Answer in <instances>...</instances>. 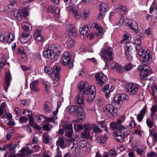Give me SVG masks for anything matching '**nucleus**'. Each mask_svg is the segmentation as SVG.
I'll list each match as a JSON object with an SVG mask.
<instances>
[{"mask_svg": "<svg viewBox=\"0 0 157 157\" xmlns=\"http://www.w3.org/2000/svg\"><path fill=\"white\" fill-rule=\"evenodd\" d=\"M136 151L139 155H143L145 153L144 150L140 148H136Z\"/></svg>", "mask_w": 157, "mask_h": 157, "instance_id": "49", "label": "nucleus"}, {"mask_svg": "<svg viewBox=\"0 0 157 157\" xmlns=\"http://www.w3.org/2000/svg\"><path fill=\"white\" fill-rule=\"evenodd\" d=\"M89 30L88 27L85 26L84 27L80 28L79 31L81 35H84L87 33Z\"/></svg>", "mask_w": 157, "mask_h": 157, "instance_id": "32", "label": "nucleus"}, {"mask_svg": "<svg viewBox=\"0 0 157 157\" xmlns=\"http://www.w3.org/2000/svg\"><path fill=\"white\" fill-rule=\"evenodd\" d=\"M78 86L79 89L81 90L80 92L83 93L85 94L87 93H86V89L90 86V85L87 82H80L78 83Z\"/></svg>", "mask_w": 157, "mask_h": 157, "instance_id": "15", "label": "nucleus"}, {"mask_svg": "<svg viewBox=\"0 0 157 157\" xmlns=\"http://www.w3.org/2000/svg\"><path fill=\"white\" fill-rule=\"evenodd\" d=\"M21 153L17 154L18 156L20 157L24 156L25 155V152H26L27 155H29L34 152L33 150H27L26 148H23L21 150Z\"/></svg>", "mask_w": 157, "mask_h": 157, "instance_id": "25", "label": "nucleus"}, {"mask_svg": "<svg viewBox=\"0 0 157 157\" xmlns=\"http://www.w3.org/2000/svg\"><path fill=\"white\" fill-rule=\"evenodd\" d=\"M152 73L150 67L148 65H146L144 70L142 71V73H140V78L142 80H146L147 78L148 75Z\"/></svg>", "mask_w": 157, "mask_h": 157, "instance_id": "10", "label": "nucleus"}, {"mask_svg": "<svg viewBox=\"0 0 157 157\" xmlns=\"http://www.w3.org/2000/svg\"><path fill=\"white\" fill-rule=\"evenodd\" d=\"M86 95L83 94V93L79 92L75 99V102L77 105H81V107H84L85 105L84 98Z\"/></svg>", "mask_w": 157, "mask_h": 157, "instance_id": "11", "label": "nucleus"}, {"mask_svg": "<svg viewBox=\"0 0 157 157\" xmlns=\"http://www.w3.org/2000/svg\"><path fill=\"white\" fill-rule=\"evenodd\" d=\"M64 143V140L63 139V138L59 137L56 143V144L57 146V147H58L59 146L62 147Z\"/></svg>", "mask_w": 157, "mask_h": 157, "instance_id": "38", "label": "nucleus"}, {"mask_svg": "<svg viewBox=\"0 0 157 157\" xmlns=\"http://www.w3.org/2000/svg\"><path fill=\"white\" fill-rule=\"evenodd\" d=\"M125 54L126 55L127 59L128 60H131L132 59V56L131 55V52H125Z\"/></svg>", "mask_w": 157, "mask_h": 157, "instance_id": "44", "label": "nucleus"}, {"mask_svg": "<svg viewBox=\"0 0 157 157\" xmlns=\"http://www.w3.org/2000/svg\"><path fill=\"white\" fill-rule=\"evenodd\" d=\"M29 14L27 11L22 10H19L17 12H14V16L19 21L21 20L23 17L26 16Z\"/></svg>", "mask_w": 157, "mask_h": 157, "instance_id": "14", "label": "nucleus"}, {"mask_svg": "<svg viewBox=\"0 0 157 157\" xmlns=\"http://www.w3.org/2000/svg\"><path fill=\"white\" fill-rule=\"evenodd\" d=\"M100 55L104 60L107 61L111 60L113 57L112 48H108L102 49L101 51Z\"/></svg>", "mask_w": 157, "mask_h": 157, "instance_id": "5", "label": "nucleus"}, {"mask_svg": "<svg viewBox=\"0 0 157 157\" xmlns=\"http://www.w3.org/2000/svg\"><path fill=\"white\" fill-rule=\"evenodd\" d=\"M60 70V67L57 65H55L53 67V69L50 68L49 67L45 66L44 67V72L48 73L49 75H52L53 74H56L59 73Z\"/></svg>", "mask_w": 157, "mask_h": 157, "instance_id": "9", "label": "nucleus"}, {"mask_svg": "<svg viewBox=\"0 0 157 157\" xmlns=\"http://www.w3.org/2000/svg\"><path fill=\"white\" fill-rule=\"evenodd\" d=\"M49 11L53 14L56 18H58L60 16V9L56 6H48Z\"/></svg>", "mask_w": 157, "mask_h": 157, "instance_id": "16", "label": "nucleus"}, {"mask_svg": "<svg viewBox=\"0 0 157 157\" xmlns=\"http://www.w3.org/2000/svg\"><path fill=\"white\" fill-rule=\"evenodd\" d=\"M139 86L134 83H129L127 86V92L130 95L136 93L138 90Z\"/></svg>", "mask_w": 157, "mask_h": 157, "instance_id": "8", "label": "nucleus"}, {"mask_svg": "<svg viewBox=\"0 0 157 157\" xmlns=\"http://www.w3.org/2000/svg\"><path fill=\"white\" fill-rule=\"evenodd\" d=\"M93 130L94 132L95 133L101 132V131L98 126H95L93 127Z\"/></svg>", "mask_w": 157, "mask_h": 157, "instance_id": "47", "label": "nucleus"}, {"mask_svg": "<svg viewBox=\"0 0 157 157\" xmlns=\"http://www.w3.org/2000/svg\"><path fill=\"white\" fill-rule=\"evenodd\" d=\"M146 65H139L138 67V70L140 72V73H142V72L144 70V68L145 67Z\"/></svg>", "mask_w": 157, "mask_h": 157, "instance_id": "59", "label": "nucleus"}, {"mask_svg": "<svg viewBox=\"0 0 157 157\" xmlns=\"http://www.w3.org/2000/svg\"><path fill=\"white\" fill-rule=\"evenodd\" d=\"M39 82V80L36 79L31 82L30 87L31 89L33 91L36 92L39 91L40 90L38 87Z\"/></svg>", "mask_w": 157, "mask_h": 157, "instance_id": "19", "label": "nucleus"}, {"mask_svg": "<svg viewBox=\"0 0 157 157\" xmlns=\"http://www.w3.org/2000/svg\"><path fill=\"white\" fill-rule=\"evenodd\" d=\"M95 77L98 84L100 86L104 84L107 80L106 76L102 73H97L95 75Z\"/></svg>", "mask_w": 157, "mask_h": 157, "instance_id": "12", "label": "nucleus"}, {"mask_svg": "<svg viewBox=\"0 0 157 157\" xmlns=\"http://www.w3.org/2000/svg\"><path fill=\"white\" fill-rule=\"evenodd\" d=\"M90 132L84 130V132L81 133V137L83 138L87 139L89 137Z\"/></svg>", "mask_w": 157, "mask_h": 157, "instance_id": "35", "label": "nucleus"}, {"mask_svg": "<svg viewBox=\"0 0 157 157\" xmlns=\"http://www.w3.org/2000/svg\"><path fill=\"white\" fill-rule=\"evenodd\" d=\"M43 128L46 131H50L52 127L51 126V127L50 128L48 124H44V125Z\"/></svg>", "mask_w": 157, "mask_h": 157, "instance_id": "60", "label": "nucleus"}, {"mask_svg": "<svg viewBox=\"0 0 157 157\" xmlns=\"http://www.w3.org/2000/svg\"><path fill=\"white\" fill-rule=\"evenodd\" d=\"M147 109L146 106H144L143 109L140 111V113L138 114L137 116V118L139 121L141 122L142 121L146 113Z\"/></svg>", "mask_w": 157, "mask_h": 157, "instance_id": "24", "label": "nucleus"}, {"mask_svg": "<svg viewBox=\"0 0 157 157\" xmlns=\"http://www.w3.org/2000/svg\"><path fill=\"white\" fill-rule=\"evenodd\" d=\"M156 2V1L155 0L151 5L150 8L149 9V12L150 13H152V12L154 10V7H155V5Z\"/></svg>", "mask_w": 157, "mask_h": 157, "instance_id": "56", "label": "nucleus"}, {"mask_svg": "<svg viewBox=\"0 0 157 157\" xmlns=\"http://www.w3.org/2000/svg\"><path fill=\"white\" fill-rule=\"evenodd\" d=\"M60 46L58 44H50L44 51V56L48 59L56 61L59 57V48Z\"/></svg>", "mask_w": 157, "mask_h": 157, "instance_id": "3", "label": "nucleus"}, {"mask_svg": "<svg viewBox=\"0 0 157 157\" xmlns=\"http://www.w3.org/2000/svg\"><path fill=\"white\" fill-rule=\"evenodd\" d=\"M32 148L34 152H37L40 149V147L38 145H35Z\"/></svg>", "mask_w": 157, "mask_h": 157, "instance_id": "51", "label": "nucleus"}, {"mask_svg": "<svg viewBox=\"0 0 157 157\" xmlns=\"http://www.w3.org/2000/svg\"><path fill=\"white\" fill-rule=\"evenodd\" d=\"M140 36L138 35L134 42V43L136 45L135 47L136 51H138V54L140 56L142 57L141 62L144 65L149 64L151 61L152 59L151 57V52L149 50L143 49L141 48V41L140 39Z\"/></svg>", "mask_w": 157, "mask_h": 157, "instance_id": "2", "label": "nucleus"}, {"mask_svg": "<svg viewBox=\"0 0 157 157\" xmlns=\"http://www.w3.org/2000/svg\"><path fill=\"white\" fill-rule=\"evenodd\" d=\"M40 29H37L34 33V37L35 39L38 42H42L44 40L43 37L41 35Z\"/></svg>", "mask_w": 157, "mask_h": 157, "instance_id": "23", "label": "nucleus"}, {"mask_svg": "<svg viewBox=\"0 0 157 157\" xmlns=\"http://www.w3.org/2000/svg\"><path fill=\"white\" fill-rule=\"evenodd\" d=\"M151 112H156L157 111V107L156 105H153L151 109Z\"/></svg>", "mask_w": 157, "mask_h": 157, "instance_id": "62", "label": "nucleus"}, {"mask_svg": "<svg viewBox=\"0 0 157 157\" xmlns=\"http://www.w3.org/2000/svg\"><path fill=\"white\" fill-rule=\"evenodd\" d=\"M66 28L67 30L73 34H75L76 31L74 27L71 24L67 25Z\"/></svg>", "mask_w": 157, "mask_h": 157, "instance_id": "29", "label": "nucleus"}, {"mask_svg": "<svg viewBox=\"0 0 157 157\" xmlns=\"http://www.w3.org/2000/svg\"><path fill=\"white\" fill-rule=\"evenodd\" d=\"M122 101L117 95H116L113 101L111 102L112 104H109L104 107L102 109V111L104 113L105 116L109 118H112L116 115L117 109L120 108L121 106Z\"/></svg>", "mask_w": 157, "mask_h": 157, "instance_id": "1", "label": "nucleus"}, {"mask_svg": "<svg viewBox=\"0 0 157 157\" xmlns=\"http://www.w3.org/2000/svg\"><path fill=\"white\" fill-rule=\"evenodd\" d=\"M109 155L110 156H115L117 155V154L114 150L111 149L109 151Z\"/></svg>", "mask_w": 157, "mask_h": 157, "instance_id": "55", "label": "nucleus"}, {"mask_svg": "<svg viewBox=\"0 0 157 157\" xmlns=\"http://www.w3.org/2000/svg\"><path fill=\"white\" fill-rule=\"evenodd\" d=\"M90 96H89L88 98L86 99V100L89 102L91 103L94 101V99L95 93V92H91L90 93Z\"/></svg>", "mask_w": 157, "mask_h": 157, "instance_id": "33", "label": "nucleus"}, {"mask_svg": "<svg viewBox=\"0 0 157 157\" xmlns=\"http://www.w3.org/2000/svg\"><path fill=\"white\" fill-rule=\"evenodd\" d=\"M95 86H90V85L89 87H87V89H86V93H87V94H85L87 95L89 94V92H95Z\"/></svg>", "mask_w": 157, "mask_h": 157, "instance_id": "36", "label": "nucleus"}, {"mask_svg": "<svg viewBox=\"0 0 157 157\" xmlns=\"http://www.w3.org/2000/svg\"><path fill=\"white\" fill-rule=\"evenodd\" d=\"M21 26L24 30L28 31L29 30V25L26 22H23L21 24Z\"/></svg>", "mask_w": 157, "mask_h": 157, "instance_id": "39", "label": "nucleus"}, {"mask_svg": "<svg viewBox=\"0 0 157 157\" xmlns=\"http://www.w3.org/2000/svg\"><path fill=\"white\" fill-rule=\"evenodd\" d=\"M6 78V84L7 88L10 85V81L11 79V75L8 73L6 74L5 75Z\"/></svg>", "mask_w": 157, "mask_h": 157, "instance_id": "31", "label": "nucleus"}, {"mask_svg": "<svg viewBox=\"0 0 157 157\" xmlns=\"http://www.w3.org/2000/svg\"><path fill=\"white\" fill-rule=\"evenodd\" d=\"M132 67L131 65L128 64L125 66L124 69L125 71H128L131 70L132 69Z\"/></svg>", "mask_w": 157, "mask_h": 157, "instance_id": "58", "label": "nucleus"}, {"mask_svg": "<svg viewBox=\"0 0 157 157\" xmlns=\"http://www.w3.org/2000/svg\"><path fill=\"white\" fill-rule=\"evenodd\" d=\"M124 129L117 130L116 131L115 133L114 136L117 137L116 139L119 142H121L123 141L124 136L123 132L122 130Z\"/></svg>", "mask_w": 157, "mask_h": 157, "instance_id": "18", "label": "nucleus"}, {"mask_svg": "<svg viewBox=\"0 0 157 157\" xmlns=\"http://www.w3.org/2000/svg\"><path fill=\"white\" fill-rule=\"evenodd\" d=\"M52 106V104L51 103L49 102H46L44 105L45 112H49L50 110L51 109Z\"/></svg>", "mask_w": 157, "mask_h": 157, "instance_id": "30", "label": "nucleus"}, {"mask_svg": "<svg viewBox=\"0 0 157 157\" xmlns=\"http://www.w3.org/2000/svg\"><path fill=\"white\" fill-rule=\"evenodd\" d=\"M102 139V140L101 139V141H100V143H104L107 140L108 138L106 136L104 135L103 138Z\"/></svg>", "mask_w": 157, "mask_h": 157, "instance_id": "64", "label": "nucleus"}, {"mask_svg": "<svg viewBox=\"0 0 157 157\" xmlns=\"http://www.w3.org/2000/svg\"><path fill=\"white\" fill-rule=\"evenodd\" d=\"M66 110L72 114L75 113L78 116L82 117L79 119V121H82L84 118L85 113L81 107L75 105H70L67 107Z\"/></svg>", "mask_w": 157, "mask_h": 157, "instance_id": "4", "label": "nucleus"}, {"mask_svg": "<svg viewBox=\"0 0 157 157\" xmlns=\"http://www.w3.org/2000/svg\"><path fill=\"white\" fill-rule=\"evenodd\" d=\"M14 37V33H10L7 35L6 37H5L4 35L0 36V41L5 43H10L13 41Z\"/></svg>", "mask_w": 157, "mask_h": 157, "instance_id": "13", "label": "nucleus"}, {"mask_svg": "<svg viewBox=\"0 0 157 157\" xmlns=\"http://www.w3.org/2000/svg\"><path fill=\"white\" fill-rule=\"evenodd\" d=\"M78 146H79V147H85L86 146V142L84 140H81L78 143Z\"/></svg>", "mask_w": 157, "mask_h": 157, "instance_id": "42", "label": "nucleus"}, {"mask_svg": "<svg viewBox=\"0 0 157 157\" xmlns=\"http://www.w3.org/2000/svg\"><path fill=\"white\" fill-rule=\"evenodd\" d=\"M19 121L21 123H23L26 122L27 121V118L25 117H21L19 118Z\"/></svg>", "mask_w": 157, "mask_h": 157, "instance_id": "46", "label": "nucleus"}, {"mask_svg": "<svg viewBox=\"0 0 157 157\" xmlns=\"http://www.w3.org/2000/svg\"><path fill=\"white\" fill-rule=\"evenodd\" d=\"M97 30L98 32L97 35L98 36L100 35V34L103 33V29L102 28L99 27Z\"/></svg>", "mask_w": 157, "mask_h": 157, "instance_id": "63", "label": "nucleus"}, {"mask_svg": "<svg viewBox=\"0 0 157 157\" xmlns=\"http://www.w3.org/2000/svg\"><path fill=\"white\" fill-rule=\"evenodd\" d=\"M90 14V12L89 11H84L82 14L84 18L85 19L88 17Z\"/></svg>", "mask_w": 157, "mask_h": 157, "instance_id": "50", "label": "nucleus"}, {"mask_svg": "<svg viewBox=\"0 0 157 157\" xmlns=\"http://www.w3.org/2000/svg\"><path fill=\"white\" fill-rule=\"evenodd\" d=\"M63 126L67 132L66 133V135L69 137H71L73 133L72 125L71 124H66V126L63 125Z\"/></svg>", "mask_w": 157, "mask_h": 157, "instance_id": "22", "label": "nucleus"}, {"mask_svg": "<svg viewBox=\"0 0 157 157\" xmlns=\"http://www.w3.org/2000/svg\"><path fill=\"white\" fill-rule=\"evenodd\" d=\"M52 75H50V76L53 80V84L54 86H57L59 85L58 81L60 79V76L59 75V73H57L56 74H53Z\"/></svg>", "mask_w": 157, "mask_h": 157, "instance_id": "26", "label": "nucleus"}, {"mask_svg": "<svg viewBox=\"0 0 157 157\" xmlns=\"http://www.w3.org/2000/svg\"><path fill=\"white\" fill-rule=\"evenodd\" d=\"M119 96V98L122 101L123 100H127L128 98V96L126 95V94H117Z\"/></svg>", "mask_w": 157, "mask_h": 157, "instance_id": "40", "label": "nucleus"}, {"mask_svg": "<svg viewBox=\"0 0 157 157\" xmlns=\"http://www.w3.org/2000/svg\"><path fill=\"white\" fill-rule=\"evenodd\" d=\"M126 23L128 24V26L131 29H132L134 32L136 33H138V25L135 21L132 20H129L128 22H127Z\"/></svg>", "mask_w": 157, "mask_h": 157, "instance_id": "17", "label": "nucleus"}, {"mask_svg": "<svg viewBox=\"0 0 157 157\" xmlns=\"http://www.w3.org/2000/svg\"><path fill=\"white\" fill-rule=\"evenodd\" d=\"M38 138L37 137L34 136L32 139V142L33 144H37L38 142Z\"/></svg>", "mask_w": 157, "mask_h": 157, "instance_id": "61", "label": "nucleus"}, {"mask_svg": "<svg viewBox=\"0 0 157 157\" xmlns=\"http://www.w3.org/2000/svg\"><path fill=\"white\" fill-rule=\"evenodd\" d=\"M100 12L104 13L108 11V6L105 3H102L100 5Z\"/></svg>", "mask_w": 157, "mask_h": 157, "instance_id": "28", "label": "nucleus"}, {"mask_svg": "<svg viewBox=\"0 0 157 157\" xmlns=\"http://www.w3.org/2000/svg\"><path fill=\"white\" fill-rule=\"evenodd\" d=\"M27 117H29L30 125L31 126H33L34 124V119L33 117L31 115H30L29 113L28 114Z\"/></svg>", "mask_w": 157, "mask_h": 157, "instance_id": "41", "label": "nucleus"}, {"mask_svg": "<svg viewBox=\"0 0 157 157\" xmlns=\"http://www.w3.org/2000/svg\"><path fill=\"white\" fill-rule=\"evenodd\" d=\"M123 40L121 41V43H123L124 40H128L129 38V36L128 35V32H125L123 36Z\"/></svg>", "mask_w": 157, "mask_h": 157, "instance_id": "48", "label": "nucleus"}, {"mask_svg": "<svg viewBox=\"0 0 157 157\" xmlns=\"http://www.w3.org/2000/svg\"><path fill=\"white\" fill-rule=\"evenodd\" d=\"M135 126L136 123L134 121H132L130 123L128 126L130 128H134Z\"/></svg>", "mask_w": 157, "mask_h": 157, "instance_id": "57", "label": "nucleus"}, {"mask_svg": "<svg viewBox=\"0 0 157 157\" xmlns=\"http://www.w3.org/2000/svg\"><path fill=\"white\" fill-rule=\"evenodd\" d=\"M85 130L90 132L91 129V125L90 124H86L84 125Z\"/></svg>", "mask_w": 157, "mask_h": 157, "instance_id": "43", "label": "nucleus"}, {"mask_svg": "<svg viewBox=\"0 0 157 157\" xmlns=\"http://www.w3.org/2000/svg\"><path fill=\"white\" fill-rule=\"evenodd\" d=\"M115 11L117 12L120 13L121 15H123L128 12L126 7L121 5H119L118 7L116 8Z\"/></svg>", "mask_w": 157, "mask_h": 157, "instance_id": "21", "label": "nucleus"}, {"mask_svg": "<svg viewBox=\"0 0 157 157\" xmlns=\"http://www.w3.org/2000/svg\"><path fill=\"white\" fill-rule=\"evenodd\" d=\"M125 116H122L117 121V123L112 122L110 124V126L112 130L115 129L117 130L126 129V128L121 124L124 121L125 119Z\"/></svg>", "mask_w": 157, "mask_h": 157, "instance_id": "6", "label": "nucleus"}, {"mask_svg": "<svg viewBox=\"0 0 157 157\" xmlns=\"http://www.w3.org/2000/svg\"><path fill=\"white\" fill-rule=\"evenodd\" d=\"M80 148L79 146H77L75 147V149L73 151V153L75 155H78L80 151Z\"/></svg>", "mask_w": 157, "mask_h": 157, "instance_id": "45", "label": "nucleus"}, {"mask_svg": "<svg viewBox=\"0 0 157 157\" xmlns=\"http://www.w3.org/2000/svg\"><path fill=\"white\" fill-rule=\"evenodd\" d=\"M133 44H131L129 43H128L126 44V46L125 48V52H131L133 49L132 45Z\"/></svg>", "mask_w": 157, "mask_h": 157, "instance_id": "37", "label": "nucleus"}, {"mask_svg": "<svg viewBox=\"0 0 157 157\" xmlns=\"http://www.w3.org/2000/svg\"><path fill=\"white\" fill-rule=\"evenodd\" d=\"M111 68L113 69H115L118 73H121L123 71L122 67L118 64L113 63L112 64Z\"/></svg>", "mask_w": 157, "mask_h": 157, "instance_id": "27", "label": "nucleus"}, {"mask_svg": "<svg viewBox=\"0 0 157 157\" xmlns=\"http://www.w3.org/2000/svg\"><path fill=\"white\" fill-rule=\"evenodd\" d=\"M44 84L45 86V91L47 93L49 88L50 83L48 82H44Z\"/></svg>", "mask_w": 157, "mask_h": 157, "instance_id": "53", "label": "nucleus"}, {"mask_svg": "<svg viewBox=\"0 0 157 157\" xmlns=\"http://www.w3.org/2000/svg\"><path fill=\"white\" fill-rule=\"evenodd\" d=\"M69 52H66L63 53L60 63L63 65H68L70 68L73 66V63L71 62Z\"/></svg>", "mask_w": 157, "mask_h": 157, "instance_id": "7", "label": "nucleus"}, {"mask_svg": "<svg viewBox=\"0 0 157 157\" xmlns=\"http://www.w3.org/2000/svg\"><path fill=\"white\" fill-rule=\"evenodd\" d=\"M65 39L66 40L65 44L67 48H70L74 46L75 42L70 36H67Z\"/></svg>", "mask_w": 157, "mask_h": 157, "instance_id": "20", "label": "nucleus"}, {"mask_svg": "<svg viewBox=\"0 0 157 157\" xmlns=\"http://www.w3.org/2000/svg\"><path fill=\"white\" fill-rule=\"evenodd\" d=\"M103 13H102V12H100L99 13V15L97 17V19L98 20H99L104 18L105 16V15Z\"/></svg>", "mask_w": 157, "mask_h": 157, "instance_id": "54", "label": "nucleus"}, {"mask_svg": "<svg viewBox=\"0 0 157 157\" xmlns=\"http://www.w3.org/2000/svg\"><path fill=\"white\" fill-rule=\"evenodd\" d=\"M50 137L49 135H46L44 136V142L45 144H48L49 142Z\"/></svg>", "mask_w": 157, "mask_h": 157, "instance_id": "52", "label": "nucleus"}, {"mask_svg": "<svg viewBox=\"0 0 157 157\" xmlns=\"http://www.w3.org/2000/svg\"><path fill=\"white\" fill-rule=\"evenodd\" d=\"M146 123L147 126L150 128H152L154 126V121L151 119L150 118H147Z\"/></svg>", "mask_w": 157, "mask_h": 157, "instance_id": "34", "label": "nucleus"}]
</instances>
